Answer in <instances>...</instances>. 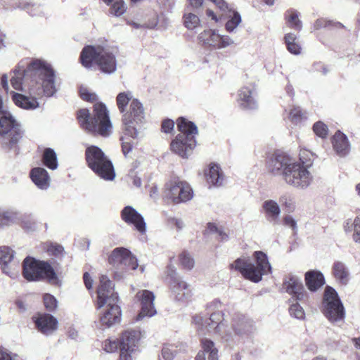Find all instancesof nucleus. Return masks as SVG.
I'll list each match as a JSON object with an SVG mask.
<instances>
[{"label": "nucleus", "instance_id": "obj_1", "mask_svg": "<svg viewBox=\"0 0 360 360\" xmlns=\"http://www.w3.org/2000/svg\"><path fill=\"white\" fill-rule=\"evenodd\" d=\"M27 75L38 76L40 82L36 80L28 84L29 96L13 92L12 100L19 108L33 110L39 108L38 99L43 96H53L57 91L56 75L51 66L44 60L36 59L29 64Z\"/></svg>", "mask_w": 360, "mask_h": 360}, {"label": "nucleus", "instance_id": "obj_2", "mask_svg": "<svg viewBox=\"0 0 360 360\" xmlns=\"http://www.w3.org/2000/svg\"><path fill=\"white\" fill-rule=\"evenodd\" d=\"M268 169L274 175L281 176L288 185L297 188H307L313 180L308 169L285 153L272 156L268 162Z\"/></svg>", "mask_w": 360, "mask_h": 360}, {"label": "nucleus", "instance_id": "obj_3", "mask_svg": "<svg viewBox=\"0 0 360 360\" xmlns=\"http://www.w3.org/2000/svg\"><path fill=\"white\" fill-rule=\"evenodd\" d=\"M221 302L214 300L207 305V315L197 314L193 316V321L200 330L214 331L218 335L223 343L232 349L236 345V340L233 334L226 330L227 325L224 322V314L221 309Z\"/></svg>", "mask_w": 360, "mask_h": 360}, {"label": "nucleus", "instance_id": "obj_4", "mask_svg": "<svg viewBox=\"0 0 360 360\" xmlns=\"http://www.w3.org/2000/svg\"><path fill=\"white\" fill-rule=\"evenodd\" d=\"M97 295V307L101 309L105 306L100 319L102 326L110 328L113 324L119 323L121 319V309L117 304L118 295L114 291V285L112 281L105 275L100 277Z\"/></svg>", "mask_w": 360, "mask_h": 360}, {"label": "nucleus", "instance_id": "obj_5", "mask_svg": "<svg viewBox=\"0 0 360 360\" xmlns=\"http://www.w3.org/2000/svg\"><path fill=\"white\" fill-rule=\"evenodd\" d=\"M122 150L126 157L135 145L134 140L137 139L139 131L137 127L143 123L145 112L142 103L137 99L131 100L128 110L122 113Z\"/></svg>", "mask_w": 360, "mask_h": 360}, {"label": "nucleus", "instance_id": "obj_6", "mask_svg": "<svg viewBox=\"0 0 360 360\" xmlns=\"http://www.w3.org/2000/svg\"><path fill=\"white\" fill-rule=\"evenodd\" d=\"M77 120L82 128L88 132L103 137H108L112 133V126L108 111L102 103L94 105L92 115L86 108L80 109L77 112Z\"/></svg>", "mask_w": 360, "mask_h": 360}, {"label": "nucleus", "instance_id": "obj_7", "mask_svg": "<svg viewBox=\"0 0 360 360\" xmlns=\"http://www.w3.org/2000/svg\"><path fill=\"white\" fill-rule=\"evenodd\" d=\"M79 60L86 68L97 65L98 70L104 74L110 75L117 70L115 56L101 46H85L81 51Z\"/></svg>", "mask_w": 360, "mask_h": 360}, {"label": "nucleus", "instance_id": "obj_8", "mask_svg": "<svg viewBox=\"0 0 360 360\" xmlns=\"http://www.w3.org/2000/svg\"><path fill=\"white\" fill-rule=\"evenodd\" d=\"M253 257L255 262L238 258L230 264V268L238 271L245 278L258 283L264 275L271 273V266L264 252L255 251Z\"/></svg>", "mask_w": 360, "mask_h": 360}, {"label": "nucleus", "instance_id": "obj_9", "mask_svg": "<svg viewBox=\"0 0 360 360\" xmlns=\"http://www.w3.org/2000/svg\"><path fill=\"white\" fill-rule=\"evenodd\" d=\"M176 124L180 133L172 141L171 150L182 158H188L196 146L195 136L198 134V127L184 117L177 119Z\"/></svg>", "mask_w": 360, "mask_h": 360}, {"label": "nucleus", "instance_id": "obj_10", "mask_svg": "<svg viewBox=\"0 0 360 360\" xmlns=\"http://www.w3.org/2000/svg\"><path fill=\"white\" fill-rule=\"evenodd\" d=\"M23 133L20 123L8 110L0 111V146L4 150H16Z\"/></svg>", "mask_w": 360, "mask_h": 360}, {"label": "nucleus", "instance_id": "obj_11", "mask_svg": "<svg viewBox=\"0 0 360 360\" xmlns=\"http://www.w3.org/2000/svg\"><path fill=\"white\" fill-rule=\"evenodd\" d=\"M85 159L88 167L99 177L107 181L115 179L113 165L99 147H87L85 150Z\"/></svg>", "mask_w": 360, "mask_h": 360}, {"label": "nucleus", "instance_id": "obj_12", "mask_svg": "<svg viewBox=\"0 0 360 360\" xmlns=\"http://www.w3.org/2000/svg\"><path fill=\"white\" fill-rule=\"evenodd\" d=\"M283 285L285 292L292 296V301L304 302L307 300L308 293L300 277L290 274L283 281ZM289 313L292 317L297 319L302 320L305 317L302 307L297 302H292L289 307Z\"/></svg>", "mask_w": 360, "mask_h": 360}, {"label": "nucleus", "instance_id": "obj_13", "mask_svg": "<svg viewBox=\"0 0 360 360\" xmlns=\"http://www.w3.org/2000/svg\"><path fill=\"white\" fill-rule=\"evenodd\" d=\"M22 275L29 281L46 279L51 283H56L58 279L56 271L48 262L37 260L27 257L22 262Z\"/></svg>", "mask_w": 360, "mask_h": 360}, {"label": "nucleus", "instance_id": "obj_14", "mask_svg": "<svg viewBox=\"0 0 360 360\" xmlns=\"http://www.w3.org/2000/svg\"><path fill=\"white\" fill-rule=\"evenodd\" d=\"M323 313L331 322L342 320L345 316L343 304L338 292L330 286H327L323 300Z\"/></svg>", "mask_w": 360, "mask_h": 360}, {"label": "nucleus", "instance_id": "obj_15", "mask_svg": "<svg viewBox=\"0 0 360 360\" xmlns=\"http://www.w3.org/2000/svg\"><path fill=\"white\" fill-rule=\"evenodd\" d=\"M167 274V280L174 298L180 302L188 300L191 296V290L188 283L178 275L174 266L168 265Z\"/></svg>", "mask_w": 360, "mask_h": 360}, {"label": "nucleus", "instance_id": "obj_16", "mask_svg": "<svg viewBox=\"0 0 360 360\" xmlns=\"http://www.w3.org/2000/svg\"><path fill=\"white\" fill-rule=\"evenodd\" d=\"M108 261L117 269L125 271L135 270L139 266L137 259L123 247L115 248L108 256Z\"/></svg>", "mask_w": 360, "mask_h": 360}, {"label": "nucleus", "instance_id": "obj_17", "mask_svg": "<svg viewBox=\"0 0 360 360\" xmlns=\"http://www.w3.org/2000/svg\"><path fill=\"white\" fill-rule=\"evenodd\" d=\"M165 196L178 204L191 200L193 197V191L187 182L172 180L166 184Z\"/></svg>", "mask_w": 360, "mask_h": 360}, {"label": "nucleus", "instance_id": "obj_18", "mask_svg": "<svg viewBox=\"0 0 360 360\" xmlns=\"http://www.w3.org/2000/svg\"><path fill=\"white\" fill-rule=\"evenodd\" d=\"M141 338V332L136 330H127L120 338V359L132 360L131 354L136 350Z\"/></svg>", "mask_w": 360, "mask_h": 360}, {"label": "nucleus", "instance_id": "obj_19", "mask_svg": "<svg viewBox=\"0 0 360 360\" xmlns=\"http://www.w3.org/2000/svg\"><path fill=\"white\" fill-rule=\"evenodd\" d=\"M136 299L140 302L141 311L136 316V321H140L144 317H152L157 311L154 307L155 295L148 290H142L137 292Z\"/></svg>", "mask_w": 360, "mask_h": 360}, {"label": "nucleus", "instance_id": "obj_20", "mask_svg": "<svg viewBox=\"0 0 360 360\" xmlns=\"http://www.w3.org/2000/svg\"><path fill=\"white\" fill-rule=\"evenodd\" d=\"M14 251L9 247L0 248V264L3 272L11 278H15L18 273L19 259H14Z\"/></svg>", "mask_w": 360, "mask_h": 360}, {"label": "nucleus", "instance_id": "obj_21", "mask_svg": "<svg viewBox=\"0 0 360 360\" xmlns=\"http://www.w3.org/2000/svg\"><path fill=\"white\" fill-rule=\"evenodd\" d=\"M233 328L235 331V335H233V336L236 340V345L239 340L238 338L236 336H248L255 330L253 321L243 314H237L233 318Z\"/></svg>", "mask_w": 360, "mask_h": 360}, {"label": "nucleus", "instance_id": "obj_22", "mask_svg": "<svg viewBox=\"0 0 360 360\" xmlns=\"http://www.w3.org/2000/svg\"><path fill=\"white\" fill-rule=\"evenodd\" d=\"M199 39L205 44L214 46L219 49L234 44V41L230 37L219 34L214 30H207L200 34Z\"/></svg>", "mask_w": 360, "mask_h": 360}, {"label": "nucleus", "instance_id": "obj_23", "mask_svg": "<svg viewBox=\"0 0 360 360\" xmlns=\"http://www.w3.org/2000/svg\"><path fill=\"white\" fill-rule=\"evenodd\" d=\"M122 219L128 224L134 225L136 229L141 233L146 230V224L142 215L131 206H126L121 212Z\"/></svg>", "mask_w": 360, "mask_h": 360}, {"label": "nucleus", "instance_id": "obj_24", "mask_svg": "<svg viewBox=\"0 0 360 360\" xmlns=\"http://www.w3.org/2000/svg\"><path fill=\"white\" fill-rule=\"evenodd\" d=\"M256 91L253 84L243 86L238 91V103L245 110H255L258 103L255 98Z\"/></svg>", "mask_w": 360, "mask_h": 360}, {"label": "nucleus", "instance_id": "obj_25", "mask_svg": "<svg viewBox=\"0 0 360 360\" xmlns=\"http://www.w3.org/2000/svg\"><path fill=\"white\" fill-rule=\"evenodd\" d=\"M29 65L27 67L26 70L15 69L13 71V76H12L11 79V83L15 90L22 91L23 86H25V87H28V84H32V81H34V82L36 80L39 82H41L38 76L26 74Z\"/></svg>", "mask_w": 360, "mask_h": 360}, {"label": "nucleus", "instance_id": "obj_26", "mask_svg": "<svg viewBox=\"0 0 360 360\" xmlns=\"http://www.w3.org/2000/svg\"><path fill=\"white\" fill-rule=\"evenodd\" d=\"M37 329L45 335H49L57 328L58 321L49 314H40L34 320Z\"/></svg>", "mask_w": 360, "mask_h": 360}, {"label": "nucleus", "instance_id": "obj_27", "mask_svg": "<svg viewBox=\"0 0 360 360\" xmlns=\"http://www.w3.org/2000/svg\"><path fill=\"white\" fill-rule=\"evenodd\" d=\"M30 176L38 188L47 190L50 187V176L44 168L38 167L32 169Z\"/></svg>", "mask_w": 360, "mask_h": 360}, {"label": "nucleus", "instance_id": "obj_28", "mask_svg": "<svg viewBox=\"0 0 360 360\" xmlns=\"http://www.w3.org/2000/svg\"><path fill=\"white\" fill-rule=\"evenodd\" d=\"M333 147L335 153L340 157L347 156L350 151V145L347 136L338 131L333 137Z\"/></svg>", "mask_w": 360, "mask_h": 360}, {"label": "nucleus", "instance_id": "obj_29", "mask_svg": "<svg viewBox=\"0 0 360 360\" xmlns=\"http://www.w3.org/2000/svg\"><path fill=\"white\" fill-rule=\"evenodd\" d=\"M201 345L202 350L198 352L195 360H206V354L207 360H219L218 349L213 341L207 338L202 339Z\"/></svg>", "mask_w": 360, "mask_h": 360}, {"label": "nucleus", "instance_id": "obj_30", "mask_svg": "<svg viewBox=\"0 0 360 360\" xmlns=\"http://www.w3.org/2000/svg\"><path fill=\"white\" fill-rule=\"evenodd\" d=\"M305 283L311 292L316 291L325 283V278L321 271L310 270L305 274Z\"/></svg>", "mask_w": 360, "mask_h": 360}, {"label": "nucleus", "instance_id": "obj_31", "mask_svg": "<svg viewBox=\"0 0 360 360\" xmlns=\"http://www.w3.org/2000/svg\"><path fill=\"white\" fill-rule=\"evenodd\" d=\"M262 210L267 220L276 223L281 214L279 205L274 200H266L262 204Z\"/></svg>", "mask_w": 360, "mask_h": 360}, {"label": "nucleus", "instance_id": "obj_32", "mask_svg": "<svg viewBox=\"0 0 360 360\" xmlns=\"http://www.w3.org/2000/svg\"><path fill=\"white\" fill-rule=\"evenodd\" d=\"M332 273L335 278L342 285H347L349 281V272L345 264L335 261L332 266Z\"/></svg>", "mask_w": 360, "mask_h": 360}, {"label": "nucleus", "instance_id": "obj_33", "mask_svg": "<svg viewBox=\"0 0 360 360\" xmlns=\"http://www.w3.org/2000/svg\"><path fill=\"white\" fill-rule=\"evenodd\" d=\"M205 176L210 186H220L223 183V174L219 165H211L208 171L205 172Z\"/></svg>", "mask_w": 360, "mask_h": 360}, {"label": "nucleus", "instance_id": "obj_34", "mask_svg": "<svg viewBox=\"0 0 360 360\" xmlns=\"http://www.w3.org/2000/svg\"><path fill=\"white\" fill-rule=\"evenodd\" d=\"M42 162L47 168L55 170L58 168V158L56 152L51 148L44 149L42 155Z\"/></svg>", "mask_w": 360, "mask_h": 360}, {"label": "nucleus", "instance_id": "obj_35", "mask_svg": "<svg viewBox=\"0 0 360 360\" xmlns=\"http://www.w3.org/2000/svg\"><path fill=\"white\" fill-rule=\"evenodd\" d=\"M18 212L13 209L0 211V228L9 226L18 219Z\"/></svg>", "mask_w": 360, "mask_h": 360}, {"label": "nucleus", "instance_id": "obj_36", "mask_svg": "<svg viewBox=\"0 0 360 360\" xmlns=\"http://www.w3.org/2000/svg\"><path fill=\"white\" fill-rule=\"evenodd\" d=\"M299 14L298 11L291 8L286 11L284 15L289 26L297 31H300L302 27V22L299 19Z\"/></svg>", "mask_w": 360, "mask_h": 360}, {"label": "nucleus", "instance_id": "obj_37", "mask_svg": "<svg viewBox=\"0 0 360 360\" xmlns=\"http://www.w3.org/2000/svg\"><path fill=\"white\" fill-rule=\"evenodd\" d=\"M343 27H345V26L339 22H335L323 18L317 19L313 25L314 30H319L322 28L333 30Z\"/></svg>", "mask_w": 360, "mask_h": 360}, {"label": "nucleus", "instance_id": "obj_38", "mask_svg": "<svg viewBox=\"0 0 360 360\" xmlns=\"http://www.w3.org/2000/svg\"><path fill=\"white\" fill-rule=\"evenodd\" d=\"M297 39L296 34L292 32L286 34L284 37L288 51L294 55H298L301 52V46L296 41Z\"/></svg>", "mask_w": 360, "mask_h": 360}, {"label": "nucleus", "instance_id": "obj_39", "mask_svg": "<svg viewBox=\"0 0 360 360\" xmlns=\"http://www.w3.org/2000/svg\"><path fill=\"white\" fill-rule=\"evenodd\" d=\"M299 156L300 162H298L300 164V165L309 169L313 165L314 161L315 160V154L308 150L301 149Z\"/></svg>", "mask_w": 360, "mask_h": 360}, {"label": "nucleus", "instance_id": "obj_40", "mask_svg": "<svg viewBox=\"0 0 360 360\" xmlns=\"http://www.w3.org/2000/svg\"><path fill=\"white\" fill-rule=\"evenodd\" d=\"M132 94L130 91L121 92L118 94L116 98L117 108L121 113L126 110V107L128 103L132 100Z\"/></svg>", "mask_w": 360, "mask_h": 360}, {"label": "nucleus", "instance_id": "obj_41", "mask_svg": "<svg viewBox=\"0 0 360 360\" xmlns=\"http://www.w3.org/2000/svg\"><path fill=\"white\" fill-rule=\"evenodd\" d=\"M184 25L188 30H193L200 25V18L198 14L191 13L188 11L184 14Z\"/></svg>", "mask_w": 360, "mask_h": 360}, {"label": "nucleus", "instance_id": "obj_42", "mask_svg": "<svg viewBox=\"0 0 360 360\" xmlns=\"http://www.w3.org/2000/svg\"><path fill=\"white\" fill-rule=\"evenodd\" d=\"M127 8V5L123 0H115L110 6L109 12L114 16L120 17L126 12Z\"/></svg>", "mask_w": 360, "mask_h": 360}, {"label": "nucleus", "instance_id": "obj_43", "mask_svg": "<svg viewBox=\"0 0 360 360\" xmlns=\"http://www.w3.org/2000/svg\"><path fill=\"white\" fill-rule=\"evenodd\" d=\"M231 13L233 15L225 25L226 30L229 32H233L241 22V17L238 12L232 10Z\"/></svg>", "mask_w": 360, "mask_h": 360}, {"label": "nucleus", "instance_id": "obj_44", "mask_svg": "<svg viewBox=\"0 0 360 360\" xmlns=\"http://www.w3.org/2000/svg\"><path fill=\"white\" fill-rule=\"evenodd\" d=\"M179 262L183 268L191 270L194 266V259L191 255L187 252H183L179 255Z\"/></svg>", "mask_w": 360, "mask_h": 360}, {"label": "nucleus", "instance_id": "obj_45", "mask_svg": "<svg viewBox=\"0 0 360 360\" xmlns=\"http://www.w3.org/2000/svg\"><path fill=\"white\" fill-rule=\"evenodd\" d=\"M176 351L172 345H164L159 360H173L176 356Z\"/></svg>", "mask_w": 360, "mask_h": 360}, {"label": "nucleus", "instance_id": "obj_46", "mask_svg": "<svg viewBox=\"0 0 360 360\" xmlns=\"http://www.w3.org/2000/svg\"><path fill=\"white\" fill-rule=\"evenodd\" d=\"M313 131L316 135L324 139L328 134V127L323 122L319 121L314 123L313 126Z\"/></svg>", "mask_w": 360, "mask_h": 360}, {"label": "nucleus", "instance_id": "obj_47", "mask_svg": "<svg viewBox=\"0 0 360 360\" xmlns=\"http://www.w3.org/2000/svg\"><path fill=\"white\" fill-rule=\"evenodd\" d=\"M19 7L27 11L30 15L34 16L39 14L41 8L39 5L32 4L30 3L20 4Z\"/></svg>", "mask_w": 360, "mask_h": 360}, {"label": "nucleus", "instance_id": "obj_48", "mask_svg": "<svg viewBox=\"0 0 360 360\" xmlns=\"http://www.w3.org/2000/svg\"><path fill=\"white\" fill-rule=\"evenodd\" d=\"M304 117V115L302 112L300 107H294L290 112V118L295 124L300 123Z\"/></svg>", "mask_w": 360, "mask_h": 360}, {"label": "nucleus", "instance_id": "obj_49", "mask_svg": "<svg viewBox=\"0 0 360 360\" xmlns=\"http://www.w3.org/2000/svg\"><path fill=\"white\" fill-rule=\"evenodd\" d=\"M44 303L46 309L49 311H54L57 307V300L53 295L46 294L44 296Z\"/></svg>", "mask_w": 360, "mask_h": 360}, {"label": "nucleus", "instance_id": "obj_50", "mask_svg": "<svg viewBox=\"0 0 360 360\" xmlns=\"http://www.w3.org/2000/svg\"><path fill=\"white\" fill-rule=\"evenodd\" d=\"M103 349L107 352H114L120 349V340H107L104 342Z\"/></svg>", "mask_w": 360, "mask_h": 360}, {"label": "nucleus", "instance_id": "obj_51", "mask_svg": "<svg viewBox=\"0 0 360 360\" xmlns=\"http://www.w3.org/2000/svg\"><path fill=\"white\" fill-rule=\"evenodd\" d=\"M279 202L285 206L288 211H292L295 209L294 202L288 194L282 195L279 198Z\"/></svg>", "mask_w": 360, "mask_h": 360}, {"label": "nucleus", "instance_id": "obj_52", "mask_svg": "<svg viewBox=\"0 0 360 360\" xmlns=\"http://www.w3.org/2000/svg\"><path fill=\"white\" fill-rule=\"evenodd\" d=\"M63 248L60 245L58 244H51L49 245L47 248V252L50 255H53L55 257H60L63 255Z\"/></svg>", "mask_w": 360, "mask_h": 360}, {"label": "nucleus", "instance_id": "obj_53", "mask_svg": "<svg viewBox=\"0 0 360 360\" xmlns=\"http://www.w3.org/2000/svg\"><path fill=\"white\" fill-rule=\"evenodd\" d=\"M354 233L353 239L356 243H360V217H356L354 220Z\"/></svg>", "mask_w": 360, "mask_h": 360}, {"label": "nucleus", "instance_id": "obj_54", "mask_svg": "<svg viewBox=\"0 0 360 360\" xmlns=\"http://www.w3.org/2000/svg\"><path fill=\"white\" fill-rule=\"evenodd\" d=\"M312 70L314 72H321L323 75H326L329 72L327 67L321 62H316L313 64Z\"/></svg>", "mask_w": 360, "mask_h": 360}, {"label": "nucleus", "instance_id": "obj_55", "mask_svg": "<svg viewBox=\"0 0 360 360\" xmlns=\"http://www.w3.org/2000/svg\"><path fill=\"white\" fill-rule=\"evenodd\" d=\"M174 127V122L172 120L166 119L162 122V130L165 133H170Z\"/></svg>", "mask_w": 360, "mask_h": 360}, {"label": "nucleus", "instance_id": "obj_56", "mask_svg": "<svg viewBox=\"0 0 360 360\" xmlns=\"http://www.w3.org/2000/svg\"><path fill=\"white\" fill-rule=\"evenodd\" d=\"M79 93H80L81 98L83 100H85V101H93L96 98V96L95 94L90 93L86 89H81Z\"/></svg>", "mask_w": 360, "mask_h": 360}, {"label": "nucleus", "instance_id": "obj_57", "mask_svg": "<svg viewBox=\"0 0 360 360\" xmlns=\"http://www.w3.org/2000/svg\"><path fill=\"white\" fill-rule=\"evenodd\" d=\"M168 223L171 226H174L179 231L184 227V223L181 219L169 217L168 218Z\"/></svg>", "mask_w": 360, "mask_h": 360}, {"label": "nucleus", "instance_id": "obj_58", "mask_svg": "<svg viewBox=\"0 0 360 360\" xmlns=\"http://www.w3.org/2000/svg\"><path fill=\"white\" fill-rule=\"evenodd\" d=\"M284 225L290 227L293 231L297 229V222L290 215H286L283 218Z\"/></svg>", "mask_w": 360, "mask_h": 360}, {"label": "nucleus", "instance_id": "obj_59", "mask_svg": "<svg viewBox=\"0 0 360 360\" xmlns=\"http://www.w3.org/2000/svg\"><path fill=\"white\" fill-rule=\"evenodd\" d=\"M0 360H14L13 354L7 349H0Z\"/></svg>", "mask_w": 360, "mask_h": 360}, {"label": "nucleus", "instance_id": "obj_60", "mask_svg": "<svg viewBox=\"0 0 360 360\" xmlns=\"http://www.w3.org/2000/svg\"><path fill=\"white\" fill-rule=\"evenodd\" d=\"M84 282L87 289H91L92 288V280L90 277V275L88 272H85L83 276Z\"/></svg>", "mask_w": 360, "mask_h": 360}, {"label": "nucleus", "instance_id": "obj_61", "mask_svg": "<svg viewBox=\"0 0 360 360\" xmlns=\"http://www.w3.org/2000/svg\"><path fill=\"white\" fill-rule=\"evenodd\" d=\"M344 229L345 232H352L353 230L354 231V221L352 222L351 219L347 220L344 224Z\"/></svg>", "mask_w": 360, "mask_h": 360}, {"label": "nucleus", "instance_id": "obj_62", "mask_svg": "<svg viewBox=\"0 0 360 360\" xmlns=\"http://www.w3.org/2000/svg\"><path fill=\"white\" fill-rule=\"evenodd\" d=\"M1 84L2 87L7 91L8 89V76L7 75H3L1 79Z\"/></svg>", "mask_w": 360, "mask_h": 360}, {"label": "nucleus", "instance_id": "obj_63", "mask_svg": "<svg viewBox=\"0 0 360 360\" xmlns=\"http://www.w3.org/2000/svg\"><path fill=\"white\" fill-rule=\"evenodd\" d=\"M217 233L219 236V240H220L221 241L228 240L229 236L226 232L223 231L221 229H219Z\"/></svg>", "mask_w": 360, "mask_h": 360}, {"label": "nucleus", "instance_id": "obj_64", "mask_svg": "<svg viewBox=\"0 0 360 360\" xmlns=\"http://www.w3.org/2000/svg\"><path fill=\"white\" fill-rule=\"evenodd\" d=\"M16 305L22 312H25L27 309L26 304L21 300L16 301Z\"/></svg>", "mask_w": 360, "mask_h": 360}]
</instances>
